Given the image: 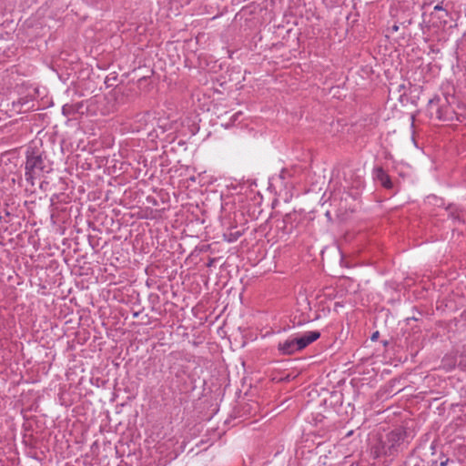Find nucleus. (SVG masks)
I'll return each instance as SVG.
<instances>
[{"label":"nucleus","mask_w":466,"mask_h":466,"mask_svg":"<svg viewBox=\"0 0 466 466\" xmlns=\"http://www.w3.org/2000/svg\"><path fill=\"white\" fill-rule=\"evenodd\" d=\"M25 169V180L34 186L35 179L40 178L44 173H47L50 167L46 157L35 150L28 149Z\"/></svg>","instance_id":"1"},{"label":"nucleus","mask_w":466,"mask_h":466,"mask_svg":"<svg viewBox=\"0 0 466 466\" xmlns=\"http://www.w3.org/2000/svg\"><path fill=\"white\" fill-rule=\"evenodd\" d=\"M319 337L320 333L316 330L307 331L300 337H289L278 344V350L281 355H292L302 350Z\"/></svg>","instance_id":"2"},{"label":"nucleus","mask_w":466,"mask_h":466,"mask_svg":"<svg viewBox=\"0 0 466 466\" xmlns=\"http://www.w3.org/2000/svg\"><path fill=\"white\" fill-rule=\"evenodd\" d=\"M374 177L377 179L382 187L385 188H391L393 184L389 175L384 171L382 167H377L374 169Z\"/></svg>","instance_id":"3"},{"label":"nucleus","mask_w":466,"mask_h":466,"mask_svg":"<svg viewBox=\"0 0 466 466\" xmlns=\"http://www.w3.org/2000/svg\"><path fill=\"white\" fill-rule=\"evenodd\" d=\"M241 236V233L239 231L237 232H230L228 234H224V239L228 242H234L238 240V238Z\"/></svg>","instance_id":"4"},{"label":"nucleus","mask_w":466,"mask_h":466,"mask_svg":"<svg viewBox=\"0 0 466 466\" xmlns=\"http://www.w3.org/2000/svg\"><path fill=\"white\" fill-rule=\"evenodd\" d=\"M434 10H442V6L440 5H437L434 6Z\"/></svg>","instance_id":"5"},{"label":"nucleus","mask_w":466,"mask_h":466,"mask_svg":"<svg viewBox=\"0 0 466 466\" xmlns=\"http://www.w3.org/2000/svg\"><path fill=\"white\" fill-rule=\"evenodd\" d=\"M448 209L451 210V214L453 215V210L455 209V208L451 205L448 207Z\"/></svg>","instance_id":"6"},{"label":"nucleus","mask_w":466,"mask_h":466,"mask_svg":"<svg viewBox=\"0 0 466 466\" xmlns=\"http://www.w3.org/2000/svg\"><path fill=\"white\" fill-rule=\"evenodd\" d=\"M377 336H378V332H376L375 334H373L371 339H375L377 338Z\"/></svg>","instance_id":"7"},{"label":"nucleus","mask_w":466,"mask_h":466,"mask_svg":"<svg viewBox=\"0 0 466 466\" xmlns=\"http://www.w3.org/2000/svg\"><path fill=\"white\" fill-rule=\"evenodd\" d=\"M66 109H67V108H66V106H63V112H64V114H66Z\"/></svg>","instance_id":"8"},{"label":"nucleus","mask_w":466,"mask_h":466,"mask_svg":"<svg viewBox=\"0 0 466 466\" xmlns=\"http://www.w3.org/2000/svg\"><path fill=\"white\" fill-rule=\"evenodd\" d=\"M393 30H394V31H397V30H398V26H397V25H394V26H393Z\"/></svg>","instance_id":"9"},{"label":"nucleus","mask_w":466,"mask_h":466,"mask_svg":"<svg viewBox=\"0 0 466 466\" xmlns=\"http://www.w3.org/2000/svg\"><path fill=\"white\" fill-rule=\"evenodd\" d=\"M445 465H446V463H445V462H441V466H445Z\"/></svg>","instance_id":"10"}]
</instances>
